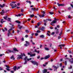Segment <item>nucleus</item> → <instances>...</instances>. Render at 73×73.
I'll list each match as a JSON object with an SVG mask.
<instances>
[{
    "mask_svg": "<svg viewBox=\"0 0 73 73\" xmlns=\"http://www.w3.org/2000/svg\"><path fill=\"white\" fill-rule=\"evenodd\" d=\"M21 55H19L18 56L17 58V60H19V59H21L23 60V58H22L23 56H26V55L24 54V53H21Z\"/></svg>",
    "mask_w": 73,
    "mask_h": 73,
    "instance_id": "1",
    "label": "nucleus"
},
{
    "mask_svg": "<svg viewBox=\"0 0 73 73\" xmlns=\"http://www.w3.org/2000/svg\"><path fill=\"white\" fill-rule=\"evenodd\" d=\"M31 62L32 64H34V65H36V66H38V63H37V62L36 61L31 60Z\"/></svg>",
    "mask_w": 73,
    "mask_h": 73,
    "instance_id": "2",
    "label": "nucleus"
},
{
    "mask_svg": "<svg viewBox=\"0 0 73 73\" xmlns=\"http://www.w3.org/2000/svg\"><path fill=\"white\" fill-rule=\"evenodd\" d=\"M49 57H50V55H48L46 56H45L44 58L43 57L41 58H40V60H46V59H48V58H49Z\"/></svg>",
    "mask_w": 73,
    "mask_h": 73,
    "instance_id": "3",
    "label": "nucleus"
},
{
    "mask_svg": "<svg viewBox=\"0 0 73 73\" xmlns=\"http://www.w3.org/2000/svg\"><path fill=\"white\" fill-rule=\"evenodd\" d=\"M28 59V56H25V57L24 58V60H25V62L24 63V64H26L27 63V60Z\"/></svg>",
    "mask_w": 73,
    "mask_h": 73,
    "instance_id": "4",
    "label": "nucleus"
},
{
    "mask_svg": "<svg viewBox=\"0 0 73 73\" xmlns=\"http://www.w3.org/2000/svg\"><path fill=\"white\" fill-rule=\"evenodd\" d=\"M32 10V11H38V8H31Z\"/></svg>",
    "mask_w": 73,
    "mask_h": 73,
    "instance_id": "5",
    "label": "nucleus"
},
{
    "mask_svg": "<svg viewBox=\"0 0 73 73\" xmlns=\"http://www.w3.org/2000/svg\"><path fill=\"white\" fill-rule=\"evenodd\" d=\"M8 52L9 53H12V52L13 53H15V51H14L13 50L12 51L11 50H8Z\"/></svg>",
    "mask_w": 73,
    "mask_h": 73,
    "instance_id": "6",
    "label": "nucleus"
},
{
    "mask_svg": "<svg viewBox=\"0 0 73 73\" xmlns=\"http://www.w3.org/2000/svg\"><path fill=\"white\" fill-rule=\"evenodd\" d=\"M4 13H5L4 11L3 10L2 11V12L0 14L1 15H3L4 14Z\"/></svg>",
    "mask_w": 73,
    "mask_h": 73,
    "instance_id": "7",
    "label": "nucleus"
},
{
    "mask_svg": "<svg viewBox=\"0 0 73 73\" xmlns=\"http://www.w3.org/2000/svg\"><path fill=\"white\" fill-rule=\"evenodd\" d=\"M57 5H58V7H60V6H64V4H60L58 3H57Z\"/></svg>",
    "mask_w": 73,
    "mask_h": 73,
    "instance_id": "8",
    "label": "nucleus"
},
{
    "mask_svg": "<svg viewBox=\"0 0 73 73\" xmlns=\"http://www.w3.org/2000/svg\"><path fill=\"white\" fill-rule=\"evenodd\" d=\"M13 69L14 71H16V69H17V66H14L13 68Z\"/></svg>",
    "mask_w": 73,
    "mask_h": 73,
    "instance_id": "9",
    "label": "nucleus"
},
{
    "mask_svg": "<svg viewBox=\"0 0 73 73\" xmlns=\"http://www.w3.org/2000/svg\"><path fill=\"white\" fill-rule=\"evenodd\" d=\"M46 72H47V70L46 69H44L43 70V73H46Z\"/></svg>",
    "mask_w": 73,
    "mask_h": 73,
    "instance_id": "10",
    "label": "nucleus"
},
{
    "mask_svg": "<svg viewBox=\"0 0 73 73\" xmlns=\"http://www.w3.org/2000/svg\"><path fill=\"white\" fill-rule=\"evenodd\" d=\"M52 24H54L55 23H57V21L56 20H54L52 22H51Z\"/></svg>",
    "mask_w": 73,
    "mask_h": 73,
    "instance_id": "11",
    "label": "nucleus"
},
{
    "mask_svg": "<svg viewBox=\"0 0 73 73\" xmlns=\"http://www.w3.org/2000/svg\"><path fill=\"white\" fill-rule=\"evenodd\" d=\"M13 50L14 51H15V52H19V50H17L16 48H14Z\"/></svg>",
    "mask_w": 73,
    "mask_h": 73,
    "instance_id": "12",
    "label": "nucleus"
},
{
    "mask_svg": "<svg viewBox=\"0 0 73 73\" xmlns=\"http://www.w3.org/2000/svg\"><path fill=\"white\" fill-rule=\"evenodd\" d=\"M4 6H5V4H3V5H1L0 4V7H1V8H3Z\"/></svg>",
    "mask_w": 73,
    "mask_h": 73,
    "instance_id": "13",
    "label": "nucleus"
},
{
    "mask_svg": "<svg viewBox=\"0 0 73 73\" xmlns=\"http://www.w3.org/2000/svg\"><path fill=\"white\" fill-rule=\"evenodd\" d=\"M36 56L35 54H31L30 55V57H34V56Z\"/></svg>",
    "mask_w": 73,
    "mask_h": 73,
    "instance_id": "14",
    "label": "nucleus"
},
{
    "mask_svg": "<svg viewBox=\"0 0 73 73\" xmlns=\"http://www.w3.org/2000/svg\"><path fill=\"white\" fill-rule=\"evenodd\" d=\"M39 16L40 17H44V16H45V15H44V14H43L42 15H39Z\"/></svg>",
    "mask_w": 73,
    "mask_h": 73,
    "instance_id": "15",
    "label": "nucleus"
},
{
    "mask_svg": "<svg viewBox=\"0 0 73 73\" xmlns=\"http://www.w3.org/2000/svg\"><path fill=\"white\" fill-rule=\"evenodd\" d=\"M4 20V19H1V23H2L3 24V22H5V21H3Z\"/></svg>",
    "mask_w": 73,
    "mask_h": 73,
    "instance_id": "16",
    "label": "nucleus"
},
{
    "mask_svg": "<svg viewBox=\"0 0 73 73\" xmlns=\"http://www.w3.org/2000/svg\"><path fill=\"white\" fill-rule=\"evenodd\" d=\"M12 28H11L9 29V30L8 31V33H10L11 32V31L12 30Z\"/></svg>",
    "mask_w": 73,
    "mask_h": 73,
    "instance_id": "17",
    "label": "nucleus"
},
{
    "mask_svg": "<svg viewBox=\"0 0 73 73\" xmlns=\"http://www.w3.org/2000/svg\"><path fill=\"white\" fill-rule=\"evenodd\" d=\"M71 60L70 61V62L71 63V64H73V58H71Z\"/></svg>",
    "mask_w": 73,
    "mask_h": 73,
    "instance_id": "18",
    "label": "nucleus"
},
{
    "mask_svg": "<svg viewBox=\"0 0 73 73\" xmlns=\"http://www.w3.org/2000/svg\"><path fill=\"white\" fill-rule=\"evenodd\" d=\"M25 42L26 43V44H27L28 45H29L30 44V43H29V42L28 41H25Z\"/></svg>",
    "mask_w": 73,
    "mask_h": 73,
    "instance_id": "19",
    "label": "nucleus"
},
{
    "mask_svg": "<svg viewBox=\"0 0 73 73\" xmlns=\"http://www.w3.org/2000/svg\"><path fill=\"white\" fill-rule=\"evenodd\" d=\"M15 22L17 23H18V24H20V23H21V22H20L19 21H15Z\"/></svg>",
    "mask_w": 73,
    "mask_h": 73,
    "instance_id": "20",
    "label": "nucleus"
},
{
    "mask_svg": "<svg viewBox=\"0 0 73 73\" xmlns=\"http://www.w3.org/2000/svg\"><path fill=\"white\" fill-rule=\"evenodd\" d=\"M11 59H12L13 58V60H15V58L14 57V56L13 55L11 57Z\"/></svg>",
    "mask_w": 73,
    "mask_h": 73,
    "instance_id": "21",
    "label": "nucleus"
},
{
    "mask_svg": "<svg viewBox=\"0 0 73 73\" xmlns=\"http://www.w3.org/2000/svg\"><path fill=\"white\" fill-rule=\"evenodd\" d=\"M8 17V16L6 15L5 17H3V18L5 20H7V18Z\"/></svg>",
    "mask_w": 73,
    "mask_h": 73,
    "instance_id": "22",
    "label": "nucleus"
},
{
    "mask_svg": "<svg viewBox=\"0 0 73 73\" xmlns=\"http://www.w3.org/2000/svg\"><path fill=\"white\" fill-rule=\"evenodd\" d=\"M39 37L41 38H44V36L43 35H40Z\"/></svg>",
    "mask_w": 73,
    "mask_h": 73,
    "instance_id": "23",
    "label": "nucleus"
},
{
    "mask_svg": "<svg viewBox=\"0 0 73 73\" xmlns=\"http://www.w3.org/2000/svg\"><path fill=\"white\" fill-rule=\"evenodd\" d=\"M16 7H17V5L15 4V5L14 6H13L12 7V8H16Z\"/></svg>",
    "mask_w": 73,
    "mask_h": 73,
    "instance_id": "24",
    "label": "nucleus"
},
{
    "mask_svg": "<svg viewBox=\"0 0 73 73\" xmlns=\"http://www.w3.org/2000/svg\"><path fill=\"white\" fill-rule=\"evenodd\" d=\"M52 67H53V68H54L56 70H57V67H56V66H52Z\"/></svg>",
    "mask_w": 73,
    "mask_h": 73,
    "instance_id": "25",
    "label": "nucleus"
},
{
    "mask_svg": "<svg viewBox=\"0 0 73 73\" xmlns=\"http://www.w3.org/2000/svg\"><path fill=\"white\" fill-rule=\"evenodd\" d=\"M35 15H34L33 14V15H30V17H34V16Z\"/></svg>",
    "mask_w": 73,
    "mask_h": 73,
    "instance_id": "26",
    "label": "nucleus"
},
{
    "mask_svg": "<svg viewBox=\"0 0 73 73\" xmlns=\"http://www.w3.org/2000/svg\"><path fill=\"white\" fill-rule=\"evenodd\" d=\"M58 46H65V45L64 44H60Z\"/></svg>",
    "mask_w": 73,
    "mask_h": 73,
    "instance_id": "27",
    "label": "nucleus"
},
{
    "mask_svg": "<svg viewBox=\"0 0 73 73\" xmlns=\"http://www.w3.org/2000/svg\"><path fill=\"white\" fill-rule=\"evenodd\" d=\"M60 32V31H58V29H57V31L56 32V34H58V33Z\"/></svg>",
    "mask_w": 73,
    "mask_h": 73,
    "instance_id": "28",
    "label": "nucleus"
},
{
    "mask_svg": "<svg viewBox=\"0 0 73 73\" xmlns=\"http://www.w3.org/2000/svg\"><path fill=\"white\" fill-rule=\"evenodd\" d=\"M44 49H45V50H49V48H46V47H45Z\"/></svg>",
    "mask_w": 73,
    "mask_h": 73,
    "instance_id": "29",
    "label": "nucleus"
},
{
    "mask_svg": "<svg viewBox=\"0 0 73 73\" xmlns=\"http://www.w3.org/2000/svg\"><path fill=\"white\" fill-rule=\"evenodd\" d=\"M67 17H68V19H70L71 18V16H70V15H69L67 16Z\"/></svg>",
    "mask_w": 73,
    "mask_h": 73,
    "instance_id": "30",
    "label": "nucleus"
},
{
    "mask_svg": "<svg viewBox=\"0 0 73 73\" xmlns=\"http://www.w3.org/2000/svg\"><path fill=\"white\" fill-rule=\"evenodd\" d=\"M32 60V58H30L29 59L27 58V61H29V60Z\"/></svg>",
    "mask_w": 73,
    "mask_h": 73,
    "instance_id": "31",
    "label": "nucleus"
},
{
    "mask_svg": "<svg viewBox=\"0 0 73 73\" xmlns=\"http://www.w3.org/2000/svg\"><path fill=\"white\" fill-rule=\"evenodd\" d=\"M8 21H10V22H11V18H8Z\"/></svg>",
    "mask_w": 73,
    "mask_h": 73,
    "instance_id": "32",
    "label": "nucleus"
},
{
    "mask_svg": "<svg viewBox=\"0 0 73 73\" xmlns=\"http://www.w3.org/2000/svg\"><path fill=\"white\" fill-rule=\"evenodd\" d=\"M41 31H44V27H42V28H41Z\"/></svg>",
    "mask_w": 73,
    "mask_h": 73,
    "instance_id": "33",
    "label": "nucleus"
},
{
    "mask_svg": "<svg viewBox=\"0 0 73 73\" xmlns=\"http://www.w3.org/2000/svg\"><path fill=\"white\" fill-rule=\"evenodd\" d=\"M5 66L6 68H10V67L9 66L7 65H5Z\"/></svg>",
    "mask_w": 73,
    "mask_h": 73,
    "instance_id": "34",
    "label": "nucleus"
},
{
    "mask_svg": "<svg viewBox=\"0 0 73 73\" xmlns=\"http://www.w3.org/2000/svg\"><path fill=\"white\" fill-rule=\"evenodd\" d=\"M24 46H28V44L26 43L24 44Z\"/></svg>",
    "mask_w": 73,
    "mask_h": 73,
    "instance_id": "35",
    "label": "nucleus"
},
{
    "mask_svg": "<svg viewBox=\"0 0 73 73\" xmlns=\"http://www.w3.org/2000/svg\"><path fill=\"white\" fill-rule=\"evenodd\" d=\"M42 13L43 15H45V11H42Z\"/></svg>",
    "mask_w": 73,
    "mask_h": 73,
    "instance_id": "36",
    "label": "nucleus"
},
{
    "mask_svg": "<svg viewBox=\"0 0 73 73\" xmlns=\"http://www.w3.org/2000/svg\"><path fill=\"white\" fill-rule=\"evenodd\" d=\"M46 20L47 21H48H48H52V20H51V19H46Z\"/></svg>",
    "mask_w": 73,
    "mask_h": 73,
    "instance_id": "37",
    "label": "nucleus"
},
{
    "mask_svg": "<svg viewBox=\"0 0 73 73\" xmlns=\"http://www.w3.org/2000/svg\"><path fill=\"white\" fill-rule=\"evenodd\" d=\"M25 32H26V33H28L29 32V31H28V30H25Z\"/></svg>",
    "mask_w": 73,
    "mask_h": 73,
    "instance_id": "38",
    "label": "nucleus"
},
{
    "mask_svg": "<svg viewBox=\"0 0 73 73\" xmlns=\"http://www.w3.org/2000/svg\"><path fill=\"white\" fill-rule=\"evenodd\" d=\"M37 50H36V49H35V51H33V53H35V52H37Z\"/></svg>",
    "mask_w": 73,
    "mask_h": 73,
    "instance_id": "39",
    "label": "nucleus"
},
{
    "mask_svg": "<svg viewBox=\"0 0 73 73\" xmlns=\"http://www.w3.org/2000/svg\"><path fill=\"white\" fill-rule=\"evenodd\" d=\"M49 13H50V15H53V12H50Z\"/></svg>",
    "mask_w": 73,
    "mask_h": 73,
    "instance_id": "40",
    "label": "nucleus"
},
{
    "mask_svg": "<svg viewBox=\"0 0 73 73\" xmlns=\"http://www.w3.org/2000/svg\"><path fill=\"white\" fill-rule=\"evenodd\" d=\"M40 32H41L39 30H37L36 31V33H40Z\"/></svg>",
    "mask_w": 73,
    "mask_h": 73,
    "instance_id": "41",
    "label": "nucleus"
},
{
    "mask_svg": "<svg viewBox=\"0 0 73 73\" xmlns=\"http://www.w3.org/2000/svg\"><path fill=\"white\" fill-rule=\"evenodd\" d=\"M35 35L36 36H38V33H35Z\"/></svg>",
    "mask_w": 73,
    "mask_h": 73,
    "instance_id": "42",
    "label": "nucleus"
},
{
    "mask_svg": "<svg viewBox=\"0 0 73 73\" xmlns=\"http://www.w3.org/2000/svg\"><path fill=\"white\" fill-rule=\"evenodd\" d=\"M6 69L7 70H8V71H9L10 70V69H9V68H6Z\"/></svg>",
    "mask_w": 73,
    "mask_h": 73,
    "instance_id": "43",
    "label": "nucleus"
},
{
    "mask_svg": "<svg viewBox=\"0 0 73 73\" xmlns=\"http://www.w3.org/2000/svg\"><path fill=\"white\" fill-rule=\"evenodd\" d=\"M72 68V66H70V67L68 68V69H71Z\"/></svg>",
    "mask_w": 73,
    "mask_h": 73,
    "instance_id": "44",
    "label": "nucleus"
},
{
    "mask_svg": "<svg viewBox=\"0 0 73 73\" xmlns=\"http://www.w3.org/2000/svg\"><path fill=\"white\" fill-rule=\"evenodd\" d=\"M10 6H11V7H13V4H12V3H11L10 4Z\"/></svg>",
    "mask_w": 73,
    "mask_h": 73,
    "instance_id": "45",
    "label": "nucleus"
},
{
    "mask_svg": "<svg viewBox=\"0 0 73 73\" xmlns=\"http://www.w3.org/2000/svg\"><path fill=\"white\" fill-rule=\"evenodd\" d=\"M40 24H41L40 23H37V25H38V26H40Z\"/></svg>",
    "mask_w": 73,
    "mask_h": 73,
    "instance_id": "46",
    "label": "nucleus"
},
{
    "mask_svg": "<svg viewBox=\"0 0 73 73\" xmlns=\"http://www.w3.org/2000/svg\"><path fill=\"white\" fill-rule=\"evenodd\" d=\"M11 73H14V71L13 70H11L10 71Z\"/></svg>",
    "mask_w": 73,
    "mask_h": 73,
    "instance_id": "47",
    "label": "nucleus"
},
{
    "mask_svg": "<svg viewBox=\"0 0 73 73\" xmlns=\"http://www.w3.org/2000/svg\"><path fill=\"white\" fill-rule=\"evenodd\" d=\"M27 54H28V55H30V56H31V54L29 53V52H28Z\"/></svg>",
    "mask_w": 73,
    "mask_h": 73,
    "instance_id": "48",
    "label": "nucleus"
},
{
    "mask_svg": "<svg viewBox=\"0 0 73 73\" xmlns=\"http://www.w3.org/2000/svg\"><path fill=\"white\" fill-rule=\"evenodd\" d=\"M11 33H8V37H9V35H10Z\"/></svg>",
    "mask_w": 73,
    "mask_h": 73,
    "instance_id": "49",
    "label": "nucleus"
},
{
    "mask_svg": "<svg viewBox=\"0 0 73 73\" xmlns=\"http://www.w3.org/2000/svg\"><path fill=\"white\" fill-rule=\"evenodd\" d=\"M24 11V9H21V12H23Z\"/></svg>",
    "mask_w": 73,
    "mask_h": 73,
    "instance_id": "50",
    "label": "nucleus"
},
{
    "mask_svg": "<svg viewBox=\"0 0 73 73\" xmlns=\"http://www.w3.org/2000/svg\"><path fill=\"white\" fill-rule=\"evenodd\" d=\"M65 65H67V62L66 61L65 62Z\"/></svg>",
    "mask_w": 73,
    "mask_h": 73,
    "instance_id": "51",
    "label": "nucleus"
},
{
    "mask_svg": "<svg viewBox=\"0 0 73 73\" xmlns=\"http://www.w3.org/2000/svg\"><path fill=\"white\" fill-rule=\"evenodd\" d=\"M53 24V23H50V25H52V26H54V25Z\"/></svg>",
    "mask_w": 73,
    "mask_h": 73,
    "instance_id": "52",
    "label": "nucleus"
},
{
    "mask_svg": "<svg viewBox=\"0 0 73 73\" xmlns=\"http://www.w3.org/2000/svg\"><path fill=\"white\" fill-rule=\"evenodd\" d=\"M28 37V35H26L25 36V37H26V38H27Z\"/></svg>",
    "mask_w": 73,
    "mask_h": 73,
    "instance_id": "53",
    "label": "nucleus"
},
{
    "mask_svg": "<svg viewBox=\"0 0 73 73\" xmlns=\"http://www.w3.org/2000/svg\"><path fill=\"white\" fill-rule=\"evenodd\" d=\"M20 67H18L17 68V70H18L19 69H20Z\"/></svg>",
    "mask_w": 73,
    "mask_h": 73,
    "instance_id": "54",
    "label": "nucleus"
},
{
    "mask_svg": "<svg viewBox=\"0 0 73 73\" xmlns=\"http://www.w3.org/2000/svg\"><path fill=\"white\" fill-rule=\"evenodd\" d=\"M3 55H4V54H0V56H3Z\"/></svg>",
    "mask_w": 73,
    "mask_h": 73,
    "instance_id": "55",
    "label": "nucleus"
},
{
    "mask_svg": "<svg viewBox=\"0 0 73 73\" xmlns=\"http://www.w3.org/2000/svg\"><path fill=\"white\" fill-rule=\"evenodd\" d=\"M68 52L69 53H72V52H71V51H70V50L68 51Z\"/></svg>",
    "mask_w": 73,
    "mask_h": 73,
    "instance_id": "56",
    "label": "nucleus"
},
{
    "mask_svg": "<svg viewBox=\"0 0 73 73\" xmlns=\"http://www.w3.org/2000/svg\"><path fill=\"white\" fill-rule=\"evenodd\" d=\"M3 70V68L1 67H0V70Z\"/></svg>",
    "mask_w": 73,
    "mask_h": 73,
    "instance_id": "57",
    "label": "nucleus"
},
{
    "mask_svg": "<svg viewBox=\"0 0 73 73\" xmlns=\"http://www.w3.org/2000/svg\"><path fill=\"white\" fill-rule=\"evenodd\" d=\"M53 8H54V9L55 10H56V9H57L55 7H54H54Z\"/></svg>",
    "mask_w": 73,
    "mask_h": 73,
    "instance_id": "58",
    "label": "nucleus"
},
{
    "mask_svg": "<svg viewBox=\"0 0 73 73\" xmlns=\"http://www.w3.org/2000/svg\"><path fill=\"white\" fill-rule=\"evenodd\" d=\"M36 53H37L38 54L39 53H40V51H37Z\"/></svg>",
    "mask_w": 73,
    "mask_h": 73,
    "instance_id": "59",
    "label": "nucleus"
},
{
    "mask_svg": "<svg viewBox=\"0 0 73 73\" xmlns=\"http://www.w3.org/2000/svg\"><path fill=\"white\" fill-rule=\"evenodd\" d=\"M57 27L58 28H60V26L59 25H57Z\"/></svg>",
    "mask_w": 73,
    "mask_h": 73,
    "instance_id": "60",
    "label": "nucleus"
},
{
    "mask_svg": "<svg viewBox=\"0 0 73 73\" xmlns=\"http://www.w3.org/2000/svg\"><path fill=\"white\" fill-rule=\"evenodd\" d=\"M60 67L62 66V63L60 64Z\"/></svg>",
    "mask_w": 73,
    "mask_h": 73,
    "instance_id": "61",
    "label": "nucleus"
},
{
    "mask_svg": "<svg viewBox=\"0 0 73 73\" xmlns=\"http://www.w3.org/2000/svg\"><path fill=\"white\" fill-rule=\"evenodd\" d=\"M68 9H69V10H70V9H71V7H69L68 8Z\"/></svg>",
    "mask_w": 73,
    "mask_h": 73,
    "instance_id": "62",
    "label": "nucleus"
},
{
    "mask_svg": "<svg viewBox=\"0 0 73 73\" xmlns=\"http://www.w3.org/2000/svg\"><path fill=\"white\" fill-rule=\"evenodd\" d=\"M18 6H19L20 5V3H18L17 4Z\"/></svg>",
    "mask_w": 73,
    "mask_h": 73,
    "instance_id": "63",
    "label": "nucleus"
},
{
    "mask_svg": "<svg viewBox=\"0 0 73 73\" xmlns=\"http://www.w3.org/2000/svg\"><path fill=\"white\" fill-rule=\"evenodd\" d=\"M18 15V16H19V17L21 16V14H19Z\"/></svg>",
    "mask_w": 73,
    "mask_h": 73,
    "instance_id": "64",
    "label": "nucleus"
}]
</instances>
